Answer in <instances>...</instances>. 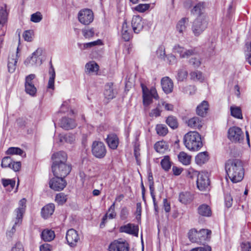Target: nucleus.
Wrapping results in <instances>:
<instances>
[{
	"instance_id": "nucleus-1",
	"label": "nucleus",
	"mask_w": 251,
	"mask_h": 251,
	"mask_svg": "<svg viewBox=\"0 0 251 251\" xmlns=\"http://www.w3.org/2000/svg\"><path fill=\"white\" fill-rule=\"evenodd\" d=\"M225 170L233 183L238 182L244 177V170L241 161L239 159H228L225 163Z\"/></svg>"
},
{
	"instance_id": "nucleus-2",
	"label": "nucleus",
	"mask_w": 251,
	"mask_h": 251,
	"mask_svg": "<svg viewBox=\"0 0 251 251\" xmlns=\"http://www.w3.org/2000/svg\"><path fill=\"white\" fill-rule=\"evenodd\" d=\"M185 146L189 150L198 151L202 147L201 135L197 131H189L183 137Z\"/></svg>"
},
{
	"instance_id": "nucleus-3",
	"label": "nucleus",
	"mask_w": 251,
	"mask_h": 251,
	"mask_svg": "<svg viewBox=\"0 0 251 251\" xmlns=\"http://www.w3.org/2000/svg\"><path fill=\"white\" fill-rule=\"evenodd\" d=\"M26 202L25 199L23 198L21 199L19 202V206L14 211L15 218L14 219V225L10 230L7 232V236L11 237L16 231L15 227L16 226H20L23 221L24 214L25 213L26 209Z\"/></svg>"
},
{
	"instance_id": "nucleus-4",
	"label": "nucleus",
	"mask_w": 251,
	"mask_h": 251,
	"mask_svg": "<svg viewBox=\"0 0 251 251\" xmlns=\"http://www.w3.org/2000/svg\"><path fill=\"white\" fill-rule=\"evenodd\" d=\"M211 231L202 229L198 232L195 229H191L188 232V238L192 243H202L203 241L209 240Z\"/></svg>"
},
{
	"instance_id": "nucleus-5",
	"label": "nucleus",
	"mask_w": 251,
	"mask_h": 251,
	"mask_svg": "<svg viewBox=\"0 0 251 251\" xmlns=\"http://www.w3.org/2000/svg\"><path fill=\"white\" fill-rule=\"evenodd\" d=\"M207 25L208 20L205 15L198 16L192 26L193 33L196 36H199L207 28Z\"/></svg>"
},
{
	"instance_id": "nucleus-6",
	"label": "nucleus",
	"mask_w": 251,
	"mask_h": 251,
	"mask_svg": "<svg viewBox=\"0 0 251 251\" xmlns=\"http://www.w3.org/2000/svg\"><path fill=\"white\" fill-rule=\"evenodd\" d=\"M52 171L54 176H60L65 178L71 171L70 164L66 163H61L56 166H51Z\"/></svg>"
},
{
	"instance_id": "nucleus-7",
	"label": "nucleus",
	"mask_w": 251,
	"mask_h": 251,
	"mask_svg": "<svg viewBox=\"0 0 251 251\" xmlns=\"http://www.w3.org/2000/svg\"><path fill=\"white\" fill-rule=\"evenodd\" d=\"M92 152L97 158H103L106 153V150L103 143L99 141H94L92 146Z\"/></svg>"
},
{
	"instance_id": "nucleus-8",
	"label": "nucleus",
	"mask_w": 251,
	"mask_h": 251,
	"mask_svg": "<svg viewBox=\"0 0 251 251\" xmlns=\"http://www.w3.org/2000/svg\"><path fill=\"white\" fill-rule=\"evenodd\" d=\"M78 18L81 24L84 25H88L94 20L93 12L89 9L81 10L78 14Z\"/></svg>"
},
{
	"instance_id": "nucleus-9",
	"label": "nucleus",
	"mask_w": 251,
	"mask_h": 251,
	"mask_svg": "<svg viewBox=\"0 0 251 251\" xmlns=\"http://www.w3.org/2000/svg\"><path fill=\"white\" fill-rule=\"evenodd\" d=\"M228 137L232 142H240L243 140L244 134L240 128L233 126L228 130Z\"/></svg>"
},
{
	"instance_id": "nucleus-10",
	"label": "nucleus",
	"mask_w": 251,
	"mask_h": 251,
	"mask_svg": "<svg viewBox=\"0 0 251 251\" xmlns=\"http://www.w3.org/2000/svg\"><path fill=\"white\" fill-rule=\"evenodd\" d=\"M49 182L50 187L56 191L62 190L66 186L67 182L64 178L60 176H54Z\"/></svg>"
},
{
	"instance_id": "nucleus-11",
	"label": "nucleus",
	"mask_w": 251,
	"mask_h": 251,
	"mask_svg": "<svg viewBox=\"0 0 251 251\" xmlns=\"http://www.w3.org/2000/svg\"><path fill=\"white\" fill-rule=\"evenodd\" d=\"M42 50L38 49L29 58H27L25 61V64L26 66H34L40 65L42 64L41 59L40 56L42 54Z\"/></svg>"
},
{
	"instance_id": "nucleus-12",
	"label": "nucleus",
	"mask_w": 251,
	"mask_h": 251,
	"mask_svg": "<svg viewBox=\"0 0 251 251\" xmlns=\"http://www.w3.org/2000/svg\"><path fill=\"white\" fill-rule=\"evenodd\" d=\"M2 168L9 167L15 172L19 171L21 167L20 161H14L10 156H6L2 158L1 163Z\"/></svg>"
},
{
	"instance_id": "nucleus-13",
	"label": "nucleus",
	"mask_w": 251,
	"mask_h": 251,
	"mask_svg": "<svg viewBox=\"0 0 251 251\" xmlns=\"http://www.w3.org/2000/svg\"><path fill=\"white\" fill-rule=\"evenodd\" d=\"M197 184L199 189L201 191L205 190L209 186L210 181L206 173L202 172L198 175Z\"/></svg>"
},
{
	"instance_id": "nucleus-14",
	"label": "nucleus",
	"mask_w": 251,
	"mask_h": 251,
	"mask_svg": "<svg viewBox=\"0 0 251 251\" xmlns=\"http://www.w3.org/2000/svg\"><path fill=\"white\" fill-rule=\"evenodd\" d=\"M66 239L68 244L73 247L76 246L79 238L77 231L74 229L71 228L67 231Z\"/></svg>"
},
{
	"instance_id": "nucleus-15",
	"label": "nucleus",
	"mask_w": 251,
	"mask_h": 251,
	"mask_svg": "<svg viewBox=\"0 0 251 251\" xmlns=\"http://www.w3.org/2000/svg\"><path fill=\"white\" fill-rule=\"evenodd\" d=\"M129 245L126 242L115 241L109 246V251H129Z\"/></svg>"
},
{
	"instance_id": "nucleus-16",
	"label": "nucleus",
	"mask_w": 251,
	"mask_h": 251,
	"mask_svg": "<svg viewBox=\"0 0 251 251\" xmlns=\"http://www.w3.org/2000/svg\"><path fill=\"white\" fill-rule=\"evenodd\" d=\"M139 228L138 226L132 224H127L121 226L119 228L120 232H125L137 237L138 235Z\"/></svg>"
},
{
	"instance_id": "nucleus-17",
	"label": "nucleus",
	"mask_w": 251,
	"mask_h": 251,
	"mask_svg": "<svg viewBox=\"0 0 251 251\" xmlns=\"http://www.w3.org/2000/svg\"><path fill=\"white\" fill-rule=\"evenodd\" d=\"M51 159L53 161L52 166H56L66 162L67 155L65 152L60 151L53 153Z\"/></svg>"
},
{
	"instance_id": "nucleus-18",
	"label": "nucleus",
	"mask_w": 251,
	"mask_h": 251,
	"mask_svg": "<svg viewBox=\"0 0 251 251\" xmlns=\"http://www.w3.org/2000/svg\"><path fill=\"white\" fill-rule=\"evenodd\" d=\"M19 48L17 49V51L16 54H12L9 56L7 67L8 72L10 73H13L15 72L16 67L17 63L19 58Z\"/></svg>"
},
{
	"instance_id": "nucleus-19",
	"label": "nucleus",
	"mask_w": 251,
	"mask_h": 251,
	"mask_svg": "<svg viewBox=\"0 0 251 251\" xmlns=\"http://www.w3.org/2000/svg\"><path fill=\"white\" fill-rule=\"evenodd\" d=\"M131 26L135 33L140 32L143 28L142 18L139 16H133L131 20Z\"/></svg>"
},
{
	"instance_id": "nucleus-20",
	"label": "nucleus",
	"mask_w": 251,
	"mask_h": 251,
	"mask_svg": "<svg viewBox=\"0 0 251 251\" xmlns=\"http://www.w3.org/2000/svg\"><path fill=\"white\" fill-rule=\"evenodd\" d=\"M161 86L166 94H169L173 91L174 84L173 81L169 77H164L161 80Z\"/></svg>"
},
{
	"instance_id": "nucleus-21",
	"label": "nucleus",
	"mask_w": 251,
	"mask_h": 251,
	"mask_svg": "<svg viewBox=\"0 0 251 251\" xmlns=\"http://www.w3.org/2000/svg\"><path fill=\"white\" fill-rule=\"evenodd\" d=\"M61 127L66 130H69L74 128L76 126L75 121L67 117H63L60 121Z\"/></svg>"
},
{
	"instance_id": "nucleus-22",
	"label": "nucleus",
	"mask_w": 251,
	"mask_h": 251,
	"mask_svg": "<svg viewBox=\"0 0 251 251\" xmlns=\"http://www.w3.org/2000/svg\"><path fill=\"white\" fill-rule=\"evenodd\" d=\"M106 141L110 148L115 150L118 147L119 139L115 133L108 134L106 139Z\"/></svg>"
},
{
	"instance_id": "nucleus-23",
	"label": "nucleus",
	"mask_w": 251,
	"mask_h": 251,
	"mask_svg": "<svg viewBox=\"0 0 251 251\" xmlns=\"http://www.w3.org/2000/svg\"><path fill=\"white\" fill-rule=\"evenodd\" d=\"M55 205L53 203H49L44 206L41 210L42 217L47 219L52 215L54 211Z\"/></svg>"
},
{
	"instance_id": "nucleus-24",
	"label": "nucleus",
	"mask_w": 251,
	"mask_h": 251,
	"mask_svg": "<svg viewBox=\"0 0 251 251\" xmlns=\"http://www.w3.org/2000/svg\"><path fill=\"white\" fill-rule=\"evenodd\" d=\"M113 85V83L110 82L107 83L105 86L104 95L105 98L108 100H112L115 98L117 93L114 91Z\"/></svg>"
},
{
	"instance_id": "nucleus-25",
	"label": "nucleus",
	"mask_w": 251,
	"mask_h": 251,
	"mask_svg": "<svg viewBox=\"0 0 251 251\" xmlns=\"http://www.w3.org/2000/svg\"><path fill=\"white\" fill-rule=\"evenodd\" d=\"M187 124L190 127L200 129L202 127L203 123L201 118L194 117L188 121Z\"/></svg>"
},
{
	"instance_id": "nucleus-26",
	"label": "nucleus",
	"mask_w": 251,
	"mask_h": 251,
	"mask_svg": "<svg viewBox=\"0 0 251 251\" xmlns=\"http://www.w3.org/2000/svg\"><path fill=\"white\" fill-rule=\"evenodd\" d=\"M198 212L200 215L204 217H210L212 214L210 207L205 204H201L199 206Z\"/></svg>"
},
{
	"instance_id": "nucleus-27",
	"label": "nucleus",
	"mask_w": 251,
	"mask_h": 251,
	"mask_svg": "<svg viewBox=\"0 0 251 251\" xmlns=\"http://www.w3.org/2000/svg\"><path fill=\"white\" fill-rule=\"evenodd\" d=\"M208 109V102L203 100L197 108V113L201 117H204L206 115Z\"/></svg>"
},
{
	"instance_id": "nucleus-28",
	"label": "nucleus",
	"mask_w": 251,
	"mask_h": 251,
	"mask_svg": "<svg viewBox=\"0 0 251 251\" xmlns=\"http://www.w3.org/2000/svg\"><path fill=\"white\" fill-rule=\"evenodd\" d=\"M50 67L49 69V74L50 75V77L48 84V88L51 89H53L54 87V79L55 77V72L54 69L51 64V62H50Z\"/></svg>"
},
{
	"instance_id": "nucleus-29",
	"label": "nucleus",
	"mask_w": 251,
	"mask_h": 251,
	"mask_svg": "<svg viewBox=\"0 0 251 251\" xmlns=\"http://www.w3.org/2000/svg\"><path fill=\"white\" fill-rule=\"evenodd\" d=\"M205 8V3L204 2H199L192 9L191 13L194 15L199 16L205 15L203 11Z\"/></svg>"
},
{
	"instance_id": "nucleus-30",
	"label": "nucleus",
	"mask_w": 251,
	"mask_h": 251,
	"mask_svg": "<svg viewBox=\"0 0 251 251\" xmlns=\"http://www.w3.org/2000/svg\"><path fill=\"white\" fill-rule=\"evenodd\" d=\"M169 146L167 143L164 141H160L156 142L154 148L155 150L159 153H163L168 149Z\"/></svg>"
},
{
	"instance_id": "nucleus-31",
	"label": "nucleus",
	"mask_w": 251,
	"mask_h": 251,
	"mask_svg": "<svg viewBox=\"0 0 251 251\" xmlns=\"http://www.w3.org/2000/svg\"><path fill=\"white\" fill-rule=\"evenodd\" d=\"M42 239L46 242L52 241L55 237V234L53 231L51 230H44L41 234Z\"/></svg>"
},
{
	"instance_id": "nucleus-32",
	"label": "nucleus",
	"mask_w": 251,
	"mask_h": 251,
	"mask_svg": "<svg viewBox=\"0 0 251 251\" xmlns=\"http://www.w3.org/2000/svg\"><path fill=\"white\" fill-rule=\"evenodd\" d=\"M208 159V154L207 151L200 152L195 157L196 162L199 165L205 163Z\"/></svg>"
},
{
	"instance_id": "nucleus-33",
	"label": "nucleus",
	"mask_w": 251,
	"mask_h": 251,
	"mask_svg": "<svg viewBox=\"0 0 251 251\" xmlns=\"http://www.w3.org/2000/svg\"><path fill=\"white\" fill-rule=\"evenodd\" d=\"M193 200L191 194L189 192H181L179 196V201L184 204L190 202Z\"/></svg>"
},
{
	"instance_id": "nucleus-34",
	"label": "nucleus",
	"mask_w": 251,
	"mask_h": 251,
	"mask_svg": "<svg viewBox=\"0 0 251 251\" xmlns=\"http://www.w3.org/2000/svg\"><path fill=\"white\" fill-rule=\"evenodd\" d=\"M75 140V135L71 133L59 135V142L60 143H72Z\"/></svg>"
},
{
	"instance_id": "nucleus-35",
	"label": "nucleus",
	"mask_w": 251,
	"mask_h": 251,
	"mask_svg": "<svg viewBox=\"0 0 251 251\" xmlns=\"http://www.w3.org/2000/svg\"><path fill=\"white\" fill-rule=\"evenodd\" d=\"M179 161L185 165H189L191 162V156L185 152L182 151L178 155Z\"/></svg>"
},
{
	"instance_id": "nucleus-36",
	"label": "nucleus",
	"mask_w": 251,
	"mask_h": 251,
	"mask_svg": "<svg viewBox=\"0 0 251 251\" xmlns=\"http://www.w3.org/2000/svg\"><path fill=\"white\" fill-rule=\"evenodd\" d=\"M102 44V41L100 39H98L97 41L85 43L83 44H78L79 48L82 50H84L87 48H91L94 46H97V45H101Z\"/></svg>"
},
{
	"instance_id": "nucleus-37",
	"label": "nucleus",
	"mask_w": 251,
	"mask_h": 251,
	"mask_svg": "<svg viewBox=\"0 0 251 251\" xmlns=\"http://www.w3.org/2000/svg\"><path fill=\"white\" fill-rule=\"evenodd\" d=\"M166 122L167 124L172 128L176 129L177 128L178 126V123L177 122V120L176 117L173 116H169L166 120Z\"/></svg>"
},
{
	"instance_id": "nucleus-38",
	"label": "nucleus",
	"mask_w": 251,
	"mask_h": 251,
	"mask_svg": "<svg viewBox=\"0 0 251 251\" xmlns=\"http://www.w3.org/2000/svg\"><path fill=\"white\" fill-rule=\"evenodd\" d=\"M188 22V19L187 18H183L179 21L176 25V29L180 33H182L185 30L186 28L185 24Z\"/></svg>"
},
{
	"instance_id": "nucleus-39",
	"label": "nucleus",
	"mask_w": 251,
	"mask_h": 251,
	"mask_svg": "<svg viewBox=\"0 0 251 251\" xmlns=\"http://www.w3.org/2000/svg\"><path fill=\"white\" fill-rule=\"evenodd\" d=\"M8 12L6 10V4L2 6L0 9V25H3L7 20Z\"/></svg>"
},
{
	"instance_id": "nucleus-40",
	"label": "nucleus",
	"mask_w": 251,
	"mask_h": 251,
	"mask_svg": "<svg viewBox=\"0 0 251 251\" xmlns=\"http://www.w3.org/2000/svg\"><path fill=\"white\" fill-rule=\"evenodd\" d=\"M86 72L88 73L96 72L99 70L98 65L95 62H90L85 65Z\"/></svg>"
},
{
	"instance_id": "nucleus-41",
	"label": "nucleus",
	"mask_w": 251,
	"mask_h": 251,
	"mask_svg": "<svg viewBox=\"0 0 251 251\" xmlns=\"http://www.w3.org/2000/svg\"><path fill=\"white\" fill-rule=\"evenodd\" d=\"M162 168L165 171H168L171 167V162L170 160L169 156H164V158L161 161Z\"/></svg>"
},
{
	"instance_id": "nucleus-42",
	"label": "nucleus",
	"mask_w": 251,
	"mask_h": 251,
	"mask_svg": "<svg viewBox=\"0 0 251 251\" xmlns=\"http://www.w3.org/2000/svg\"><path fill=\"white\" fill-rule=\"evenodd\" d=\"M155 129L157 133L159 135L162 136L166 135L168 132L167 127L165 125L162 124L157 125Z\"/></svg>"
},
{
	"instance_id": "nucleus-43",
	"label": "nucleus",
	"mask_w": 251,
	"mask_h": 251,
	"mask_svg": "<svg viewBox=\"0 0 251 251\" xmlns=\"http://www.w3.org/2000/svg\"><path fill=\"white\" fill-rule=\"evenodd\" d=\"M24 153V151L18 147H10L6 151V154L7 155L17 154L22 155Z\"/></svg>"
},
{
	"instance_id": "nucleus-44",
	"label": "nucleus",
	"mask_w": 251,
	"mask_h": 251,
	"mask_svg": "<svg viewBox=\"0 0 251 251\" xmlns=\"http://www.w3.org/2000/svg\"><path fill=\"white\" fill-rule=\"evenodd\" d=\"M231 115L237 119H242V114L241 109L238 107H230Z\"/></svg>"
},
{
	"instance_id": "nucleus-45",
	"label": "nucleus",
	"mask_w": 251,
	"mask_h": 251,
	"mask_svg": "<svg viewBox=\"0 0 251 251\" xmlns=\"http://www.w3.org/2000/svg\"><path fill=\"white\" fill-rule=\"evenodd\" d=\"M67 200V196L63 193L57 194L55 197V201L59 205H63L65 203Z\"/></svg>"
},
{
	"instance_id": "nucleus-46",
	"label": "nucleus",
	"mask_w": 251,
	"mask_h": 251,
	"mask_svg": "<svg viewBox=\"0 0 251 251\" xmlns=\"http://www.w3.org/2000/svg\"><path fill=\"white\" fill-rule=\"evenodd\" d=\"M187 75V71L184 69H181L178 71L176 78L178 81H183L186 79Z\"/></svg>"
},
{
	"instance_id": "nucleus-47",
	"label": "nucleus",
	"mask_w": 251,
	"mask_h": 251,
	"mask_svg": "<svg viewBox=\"0 0 251 251\" xmlns=\"http://www.w3.org/2000/svg\"><path fill=\"white\" fill-rule=\"evenodd\" d=\"M25 92L31 96L35 97L37 92V89L34 85H30L25 86Z\"/></svg>"
},
{
	"instance_id": "nucleus-48",
	"label": "nucleus",
	"mask_w": 251,
	"mask_h": 251,
	"mask_svg": "<svg viewBox=\"0 0 251 251\" xmlns=\"http://www.w3.org/2000/svg\"><path fill=\"white\" fill-rule=\"evenodd\" d=\"M191 78L194 80L201 81L203 80L202 73L198 71L191 72L190 74Z\"/></svg>"
},
{
	"instance_id": "nucleus-49",
	"label": "nucleus",
	"mask_w": 251,
	"mask_h": 251,
	"mask_svg": "<svg viewBox=\"0 0 251 251\" xmlns=\"http://www.w3.org/2000/svg\"><path fill=\"white\" fill-rule=\"evenodd\" d=\"M43 19V16L41 12H36L31 15L30 20L33 23H39Z\"/></svg>"
},
{
	"instance_id": "nucleus-50",
	"label": "nucleus",
	"mask_w": 251,
	"mask_h": 251,
	"mask_svg": "<svg viewBox=\"0 0 251 251\" xmlns=\"http://www.w3.org/2000/svg\"><path fill=\"white\" fill-rule=\"evenodd\" d=\"M1 182L4 187L9 186L11 189H13L15 185V181L12 179L2 178Z\"/></svg>"
},
{
	"instance_id": "nucleus-51",
	"label": "nucleus",
	"mask_w": 251,
	"mask_h": 251,
	"mask_svg": "<svg viewBox=\"0 0 251 251\" xmlns=\"http://www.w3.org/2000/svg\"><path fill=\"white\" fill-rule=\"evenodd\" d=\"M196 90L194 85L187 86L182 88V92L190 95L195 94Z\"/></svg>"
},
{
	"instance_id": "nucleus-52",
	"label": "nucleus",
	"mask_w": 251,
	"mask_h": 251,
	"mask_svg": "<svg viewBox=\"0 0 251 251\" xmlns=\"http://www.w3.org/2000/svg\"><path fill=\"white\" fill-rule=\"evenodd\" d=\"M82 33L83 36L86 38H90L92 37L94 35V30L93 28L88 29H83Z\"/></svg>"
},
{
	"instance_id": "nucleus-53",
	"label": "nucleus",
	"mask_w": 251,
	"mask_h": 251,
	"mask_svg": "<svg viewBox=\"0 0 251 251\" xmlns=\"http://www.w3.org/2000/svg\"><path fill=\"white\" fill-rule=\"evenodd\" d=\"M150 7L149 4H140L136 6L135 9L140 12H144Z\"/></svg>"
},
{
	"instance_id": "nucleus-54",
	"label": "nucleus",
	"mask_w": 251,
	"mask_h": 251,
	"mask_svg": "<svg viewBox=\"0 0 251 251\" xmlns=\"http://www.w3.org/2000/svg\"><path fill=\"white\" fill-rule=\"evenodd\" d=\"M143 103L145 105H148L152 102V98L149 93L143 95Z\"/></svg>"
},
{
	"instance_id": "nucleus-55",
	"label": "nucleus",
	"mask_w": 251,
	"mask_h": 251,
	"mask_svg": "<svg viewBox=\"0 0 251 251\" xmlns=\"http://www.w3.org/2000/svg\"><path fill=\"white\" fill-rule=\"evenodd\" d=\"M35 75L34 74H30L25 77V86L34 85L33 82V80L35 78Z\"/></svg>"
},
{
	"instance_id": "nucleus-56",
	"label": "nucleus",
	"mask_w": 251,
	"mask_h": 251,
	"mask_svg": "<svg viewBox=\"0 0 251 251\" xmlns=\"http://www.w3.org/2000/svg\"><path fill=\"white\" fill-rule=\"evenodd\" d=\"M129 212L127 208L126 207H124L121 209L120 212V218L122 220H126L128 215Z\"/></svg>"
},
{
	"instance_id": "nucleus-57",
	"label": "nucleus",
	"mask_w": 251,
	"mask_h": 251,
	"mask_svg": "<svg viewBox=\"0 0 251 251\" xmlns=\"http://www.w3.org/2000/svg\"><path fill=\"white\" fill-rule=\"evenodd\" d=\"M23 37L25 41L30 42L32 40V31L26 30L23 33Z\"/></svg>"
},
{
	"instance_id": "nucleus-58",
	"label": "nucleus",
	"mask_w": 251,
	"mask_h": 251,
	"mask_svg": "<svg viewBox=\"0 0 251 251\" xmlns=\"http://www.w3.org/2000/svg\"><path fill=\"white\" fill-rule=\"evenodd\" d=\"M174 50L175 52H177L179 54L180 56L181 57L183 53H184L185 49L184 48L180 46L179 45H176L174 48Z\"/></svg>"
},
{
	"instance_id": "nucleus-59",
	"label": "nucleus",
	"mask_w": 251,
	"mask_h": 251,
	"mask_svg": "<svg viewBox=\"0 0 251 251\" xmlns=\"http://www.w3.org/2000/svg\"><path fill=\"white\" fill-rule=\"evenodd\" d=\"M190 251H211V248L209 246L206 245L193 249Z\"/></svg>"
},
{
	"instance_id": "nucleus-60",
	"label": "nucleus",
	"mask_w": 251,
	"mask_h": 251,
	"mask_svg": "<svg viewBox=\"0 0 251 251\" xmlns=\"http://www.w3.org/2000/svg\"><path fill=\"white\" fill-rule=\"evenodd\" d=\"M122 36L123 39L125 41H128L131 37V34L130 31H126V30H125V31H122Z\"/></svg>"
},
{
	"instance_id": "nucleus-61",
	"label": "nucleus",
	"mask_w": 251,
	"mask_h": 251,
	"mask_svg": "<svg viewBox=\"0 0 251 251\" xmlns=\"http://www.w3.org/2000/svg\"><path fill=\"white\" fill-rule=\"evenodd\" d=\"M232 198L230 195H226L225 197V204L227 208H229L232 204Z\"/></svg>"
},
{
	"instance_id": "nucleus-62",
	"label": "nucleus",
	"mask_w": 251,
	"mask_h": 251,
	"mask_svg": "<svg viewBox=\"0 0 251 251\" xmlns=\"http://www.w3.org/2000/svg\"><path fill=\"white\" fill-rule=\"evenodd\" d=\"M40 251H51L52 250V246L48 243L44 244L40 247Z\"/></svg>"
},
{
	"instance_id": "nucleus-63",
	"label": "nucleus",
	"mask_w": 251,
	"mask_h": 251,
	"mask_svg": "<svg viewBox=\"0 0 251 251\" xmlns=\"http://www.w3.org/2000/svg\"><path fill=\"white\" fill-rule=\"evenodd\" d=\"M241 247L243 251H251V243L249 242L242 243Z\"/></svg>"
},
{
	"instance_id": "nucleus-64",
	"label": "nucleus",
	"mask_w": 251,
	"mask_h": 251,
	"mask_svg": "<svg viewBox=\"0 0 251 251\" xmlns=\"http://www.w3.org/2000/svg\"><path fill=\"white\" fill-rule=\"evenodd\" d=\"M11 251H24V250L22 244L20 242H18L12 248Z\"/></svg>"
}]
</instances>
